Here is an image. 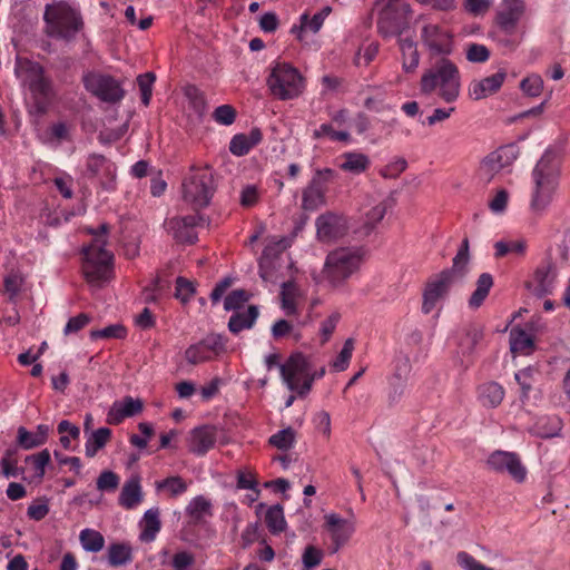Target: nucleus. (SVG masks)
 Masks as SVG:
<instances>
[{
	"label": "nucleus",
	"instance_id": "nucleus-1",
	"mask_svg": "<svg viewBox=\"0 0 570 570\" xmlns=\"http://www.w3.org/2000/svg\"><path fill=\"white\" fill-rule=\"evenodd\" d=\"M561 169L552 153H544L534 166L531 178L529 209L535 217L543 216L559 189Z\"/></svg>",
	"mask_w": 570,
	"mask_h": 570
},
{
	"label": "nucleus",
	"instance_id": "nucleus-2",
	"mask_svg": "<svg viewBox=\"0 0 570 570\" xmlns=\"http://www.w3.org/2000/svg\"><path fill=\"white\" fill-rule=\"evenodd\" d=\"M470 262L469 239L462 240L461 247L453 257L452 267L441 271L431 276L425 284L423 292L422 311L430 314L439 302L444 299L451 287L459 281L463 279L468 274V265Z\"/></svg>",
	"mask_w": 570,
	"mask_h": 570
},
{
	"label": "nucleus",
	"instance_id": "nucleus-3",
	"mask_svg": "<svg viewBox=\"0 0 570 570\" xmlns=\"http://www.w3.org/2000/svg\"><path fill=\"white\" fill-rule=\"evenodd\" d=\"M420 89L424 95L436 92L443 101L454 102L461 91V76L458 67L449 59H440L423 72Z\"/></svg>",
	"mask_w": 570,
	"mask_h": 570
},
{
	"label": "nucleus",
	"instance_id": "nucleus-4",
	"mask_svg": "<svg viewBox=\"0 0 570 570\" xmlns=\"http://www.w3.org/2000/svg\"><path fill=\"white\" fill-rule=\"evenodd\" d=\"M363 258L364 252L360 247H340L330 252L321 272L322 281L331 288L342 287L358 272Z\"/></svg>",
	"mask_w": 570,
	"mask_h": 570
},
{
	"label": "nucleus",
	"instance_id": "nucleus-5",
	"mask_svg": "<svg viewBox=\"0 0 570 570\" xmlns=\"http://www.w3.org/2000/svg\"><path fill=\"white\" fill-rule=\"evenodd\" d=\"M109 227L101 224L99 232L88 229L94 235L91 244L82 249V272L88 283L106 282L111 274L112 254L105 248Z\"/></svg>",
	"mask_w": 570,
	"mask_h": 570
},
{
	"label": "nucleus",
	"instance_id": "nucleus-6",
	"mask_svg": "<svg viewBox=\"0 0 570 570\" xmlns=\"http://www.w3.org/2000/svg\"><path fill=\"white\" fill-rule=\"evenodd\" d=\"M43 20L47 36L71 41L83 29V20L78 9L65 1L47 4Z\"/></svg>",
	"mask_w": 570,
	"mask_h": 570
},
{
	"label": "nucleus",
	"instance_id": "nucleus-7",
	"mask_svg": "<svg viewBox=\"0 0 570 570\" xmlns=\"http://www.w3.org/2000/svg\"><path fill=\"white\" fill-rule=\"evenodd\" d=\"M267 87L281 100L299 97L305 89V79L299 70L287 62H276L267 77Z\"/></svg>",
	"mask_w": 570,
	"mask_h": 570
},
{
	"label": "nucleus",
	"instance_id": "nucleus-8",
	"mask_svg": "<svg viewBox=\"0 0 570 570\" xmlns=\"http://www.w3.org/2000/svg\"><path fill=\"white\" fill-rule=\"evenodd\" d=\"M17 71L28 86L37 111L45 112L55 96V91L51 80L45 76L42 66L30 60H20L18 61Z\"/></svg>",
	"mask_w": 570,
	"mask_h": 570
},
{
	"label": "nucleus",
	"instance_id": "nucleus-9",
	"mask_svg": "<svg viewBox=\"0 0 570 570\" xmlns=\"http://www.w3.org/2000/svg\"><path fill=\"white\" fill-rule=\"evenodd\" d=\"M214 190L213 174L208 169L193 171L183 184L184 199L190 204L194 209L208 206Z\"/></svg>",
	"mask_w": 570,
	"mask_h": 570
},
{
	"label": "nucleus",
	"instance_id": "nucleus-10",
	"mask_svg": "<svg viewBox=\"0 0 570 570\" xmlns=\"http://www.w3.org/2000/svg\"><path fill=\"white\" fill-rule=\"evenodd\" d=\"M282 377L291 391L305 395L309 392L315 375L312 374L309 363L303 354H293L286 363L279 366Z\"/></svg>",
	"mask_w": 570,
	"mask_h": 570
},
{
	"label": "nucleus",
	"instance_id": "nucleus-11",
	"mask_svg": "<svg viewBox=\"0 0 570 570\" xmlns=\"http://www.w3.org/2000/svg\"><path fill=\"white\" fill-rule=\"evenodd\" d=\"M411 13L409 3L396 0L390 1L380 12L379 32L384 38L400 37L409 28Z\"/></svg>",
	"mask_w": 570,
	"mask_h": 570
},
{
	"label": "nucleus",
	"instance_id": "nucleus-12",
	"mask_svg": "<svg viewBox=\"0 0 570 570\" xmlns=\"http://www.w3.org/2000/svg\"><path fill=\"white\" fill-rule=\"evenodd\" d=\"M519 156L515 145H505L489 154L480 163L478 175L484 183H490L501 170L511 166Z\"/></svg>",
	"mask_w": 570,
	"mask_h": 570
},
{
	"label": "nucleus",
	"instance_id": "nucleus-13",
	"mask_svg": "<svg viewBox=\"0 0 570 570\" xmlns=\"http://www.w3.org/2000/svg\"><path fill=\"white\" fill-rule=\"evenodd\" d=\"M85 88L100 100L115 104L120 101L125 91L112 77L100 72H88L82 78Z\"/></svg>",
	"mask_w": 570,
	"mask_h": 570
},
{
	"label": "nucleus",
	"instance_id": "nucleus-14",
	"mask_svg": "<svg viewBox=\"0 0 570 570\" xmlns=\"http://www.w3.org/2000/svg\"><path fill=\"white\" fill-rule=\"evenodd\" d=\"M324 531L332 542V552H337L348 543L356 530V521L353 513L351 518L344 519L338 513H327L324 515Z\"/></svg>",
	"mask_w": 570,
	"mask_h": 570
},
{
	"label": "nucleus",
	"instance_id": "nucleus-15",
	"mask_svg": "<svg viewBox=\"0 0 570 570\" xmlns=\"http://www.w3.org/2000/svg\"><path fill=\"white\" fill-rule=\"evenodd\" d=\"M226 351V340L220 334H208L185 351V360L193 365L209 362Z\"/></svg>",
	"mask_w": 570,
	"mask_h": 570
},
{
	"label": "nucleus",
	"instance_id": "nucleus-16",
	"mask_svg": "<svg viewBox=\"0 0 570 570\" xmlns=\"http://www.w3.org/2000/svg\"><path fill=\"white\" fill-rule=\"evenodd\" d=\"M333 177L334 171L330 168L315 171L302 191V208L304 210H316L325 204L326 185Z\"/></svg>",
	"mask_w": 570,
	"mask_h": 570
},
{
	"label": "nucleus",
	"instance_id": "nucleus-17",
	"mask_svg": "<svg viewBox=\"0 0 570 570\" xmlns=\"http://www.w3.org/2000/svg\"><path fill=\"white\" fill-rule=\"evenodd\" d=\"M420 38L433 55H450L453 50V35L438 23L426 22L422 26Z\"/></svg>",
	"mask_w": 570,
	"mask_h": 570
},
{
	"label": "nucleus",
	"instance_id": "nucleus-18",
	"mask_svg": "<svg viewBox=\"0 0 570 570\" xmlns=\"http://www.w3.org/2000/svg\"><path fill=\"white\" fill-rule=\"evenodd\" d=\"M487 466L497 473H507L514 481L523 482L527 476V469L519 455L514 452L494 451L487 459Z\"/></svg>",
	"mask_w": 570,
	"mask_h": 570
},
{
	"label": "nucleus",
	"instance_id": "nucleus-19",
	"mask_svg": "<svg viewBox=\"0 0 570 570\" xmlns=\"http://www.w3.org/2000/svg\"><path fill=\"white\" fill-rule=\"evenodd\" d=\"M527 12L524 0H502L495 14L497 24L507 33H513Z\"/></svg>",
	"mask_w": 570,
	"mask_h": 570
},
{
	"label": "nucleus",
	"instance_id": "nucleus-20",
	"mask_svg": "<svg viewBox=\"0 0 570 570\" xmlns=\"http://www.w3.org/2000/svg\"><path fill=\"white\" fill-rule=\"evenodd\" d=\"M507 78V72L500 70L491 76L473 79L468 87V96L472 100H482L494 94H497L504 80Z\"/></svg>",
	"mask_w": 570,
	"mask_h": 570
},
{
	"label": "nucleus",
	"instance_id": "nucleus-21",
	"mask_svg": "<svg viewBox=\"0 0 570 570\" xmlns=\"http://www.w3.org/2000/svg\"><path fill=\"white\" fill-rule=\"evenodd\" d=\"M316 228L318 239L331 243L344 236L347 226L342 216L328 213L316 219Z\"/></svg>",
	"mask_w": 570,
	"mask_h": 570
},
{
	"label": "nucleus",
	"instance_id": "nucleus-22",
	"mask_svg": "<svg viewBox=\"0 0 570 570\" xmlns=\"http://www.w3.org/2000/svg\"><path fill=\"white\" fill-rule=\"evenodd\" d=\"M142 409L144 402L140 399L125 396L112 403L107 414V422L109 424H120L125 419L139 414Z\"/></svg>",
	"mask_w": 570,
	"mask_h": 570
},
{
	"label": "nucleus",
	"instance_id": "nucleus-23",
	"mask_svg": "<svg viewBox=\"0 0 570 570\" xmlns=\"http://www.w3.org/2000/svg\"><path fill=\"white\" fill-rule=\"evenodd\" d=\"M203 218L199 215H189L170 219L169 226L174 237L185 244H194L197 240L195 227L200 224Z\"/></svg>",
	"mask_w": 570,
	"mask_h": 570
},
{
	"label": "nucleus",
	"instance_id": "nucleus-24",
	"mask_svg": "<svg viewBox=\"0 0 570 570\" xmlns=\"http://www.w3.org/2000/svg\"><path fill=\"white\" fill-rule=\"evenodd\" d=\"M216 442V432L212 426L196 428L190 432L188 446L189 451L198 455L205 454L214 446Z\"/></svg>",
	"mask_w": 570,
	"mask_h": 570
},
{
	"label": "nucleus",
	"instance_id": "nucleus-25",
	"mask_svg": "<svg viewBox=\"0 0 570 570\" xmlns=\"http://www.w3.org/2000/svg\"><path fill=\"white\" fill-rule=\"evenodd\" d=\"M142 500L144 492L140 484V478L138 475H134L122 485L118 502L126 510H132L137 508Z\"/></svg>",
	"mask_w": 570,
	"mask_h": 570
},
{
	"label": "nucleus",
	"instance_id": "nucleus-26",
	"mask_svg": "<svg viewBox=\"0 0 570 570\" xmlns=\"http://www.w3.org/2000/svg\"><path fill=\"white\" fill-rule=\"evenodd\" d=\"M263 139L262 131L253 128L247 134L235 135L229 142V151L237 157L247 155Z\"/></svg>",
	"mask_w": 570,
	"mask_h": 570
},
{
	"label": "nucleus",
	"instance_id": "nucleus-27",
	"mask_svg": "<svg viewBox=\"0 0 570 570\" xmlns=\"http://www.w3.org/2000/svg\"><path fill=\"white\" fill-rule=\"evenodd\" d=\"M140 534L139 539L142 542H151L156 539L157 533L160 531V511L158 508L148 509L139 522Z\"/></svg>",
	"mask_w": 570,
	"mask_h": 570
},
{
	"label": "nucleus",
	"instance_id": "nucleus-28",
	"mask_svg": "<svg viewBox=\"0 0 570 570\" xmlns=\"http://www.w3.org/2000/svg\"><path fill=\"white\" fill-rule=\"evenodd\" d=\"M49 431L50 428L45 424H39L33 433L21 426L18 429L17 442L24 450L40 446L47 442Z\"/></svg>",
	"mask_w": 570,
	"mask_h": 570
},
{
	"label": "nucleus",
	"instance_id": "nucleus-29",
	"mask_svg": "<svg viewBox=\"0 0 570 570\" xmlns=\"http://www.w3.org/2000/svg\"><path fill=\"white\" fill-rule=\"evenodd\" d=\"M400 50L402 53V68L405 72H414L420 62V55L416 43L411 38H400Z\"/></svg>",
	"mask_w": 570,
	"mask_h": 570
},
{
	"label": "nucleus",
	"instance_id": "nucleus-30",
	"mask_svg": "<svg viewBox=\"0 0 570 570\" xmlns=\"http://www.w3.org/2000/svg\"><path fill=\"white\" fill-rule=\"evenodd\" d=\"M341 159V169L354 175L366 171L371 164L367 155L357 151L344 153Z\"/></svg>",
	"mask_w": 570,
	"mask_h": 570
},
{
	"label": "nucleus",
	"instance_id": "nucleus-31",
	"mask_svg": "<svg viewBox=\"0 0 570 570\" xmlns=\"http://www.w3.org/2000/svg\"><path fill=\"white\" fill-rule=\"evenodd\" d=\"M504 399V390L497 382H488L479 387V400L485 407H497Z\"/></svg>",
	"mask_w": 570,
	"mask_h": 570
},
{
	"label": "nucleus",
	"instance_id": "nucleus-32",
	"mask_svg": "<svg viewBox=\"0 0 570 570\" xmlns=\"http://www.w3.org/2000/svg\"><path fill=\"white\" fill-rule=\"evenodd\" d=\"M258 308L254 305H250L244 312H236L229 318V331L237 334L243 330L252 328L258 317Z\"/></svg>",
	"mask_w": 570,
	"mask_h": 570
},
{
	"label": "nucleus",
	"instance_id": "nucleus-33",
	"mask_svg": "<svg viewBox=\"0 0 570 570\" xmlns=\"http://www.w3.org/2000/svg\"><path fill=\"white\" fill-rule=\"evenodd\" d=\"M562 429V422L557 416H540L530 429V432L539 438H553Z\"/></svg>",
	"mask_w": 570,
	"mask_h": 570
},
{
	"label": "nucleus",
	"instance_id": "nucleus-34",
	"mask_svg": "<svg viewBox=\"0 0 570 570\" xmlns=\"http://www.w3.org/2000/svg\"><path fill=\"white\" fill-rule=\"evenodd\" d=\"M510 350L513 354L529 355L534 348L532 336L521 328H512L510 332Z\"/></svg>",
	"mask_w": 570,
	"mask_h": 570
},
{
	"label": "nucleus",
	"instance_id": "nucleus-35",
	"mask_svg": "<svg viewBox=\"0 0 570 570\" xmlns=\"http://www.w3.org/2000/svg\"><path fill=\"white\" fill-rule=\"evenodd\" d=\"M493 286V277L489 273H483L476 281V287L469 299V306L478 308L482 305L491 287Z\"/></svg>",
	"mask_w": 570,
	"mask_h": 570
},
{
	"label": "nucleus",
	"instance_id": "nucleus-36",
	"mask_svg": "<svg viewBox=\"0 0 570 570\" xmlns=\"http://www.w3.org/2000/svg\"><path fill=\"white\" fill-rule=\"evenodd\" d=\"M155 489L157 492H167L169 497L175 498L187 491L188 483L183 478L174 475L156 481Z\"/></svg>",
	"mask_w": 570,
	"mask_h": 570
},
{
	"label": "nucleus",
	"instance_id": "nucleus-37",
	"mask_svg": "<svg viewBox=\"0 0 570 570\" xmlns=\"http://www.w3.org/2000/svg\"><path fill=\"white\" fill-rule=\"evenodd\" d=\"M111 430L108 428H100L94 431L86 442V455L92 458L101 450L110 440Z\"/></svg>",
	"mask_w": 570,
	"mask_h": 570
},
{
	"label": "nucleus",
	"instance_id": "nucleus-38",
	"mask_svg": "<svg viewBox=\"0 0 570 570\" xmlns=\"http://www.w3.org/2000/svg\"><path fill=\"white\" fill-rule=\"evenodd\" d=\"M107 557L110 566H124L132 559L131 548L126 543H112L108 547Z\"/></svg>",
	"mask_w": 570,
	"mask_h": 570
},
{
	"label": "nucleus",
	"instance_id": "nucleus-39",
	"mask_svg": "<svg viewBox=\"0 0 570 570\" xmlns=\"http://www.w3.org/2000/svg\"><path fill=\"white\" fill-rule=\"evenodd\" d=\"M79 540L83 550L88 552H99L105 546L104 535L94 529H83L80 531Z\"/></svg>",
	"mask_w": 570,
	"mask_h": 570
},
{
	"label": "nucleus",
	"instance_id": "nucleus-40",
	"mask_svg": "<svg viewBox=\"0 0 570 570\" xmlns=\"http://www.w3.org/2000/svg\"><path fill=\"white\" fill-rule=\"evenodd\" d=\"M299 26H294L291 31L292 33L296 35L298 40H303V33L305 31L317 33L321 30L324 20L317 13H315L312 18H309L307 13H303L299 18Z\"/></svg>",
	"mask_w": 570,
	"mask_h": 570
},
{
	"label": "nucleus",
	"instance_id": "nucleus-41",
	"mask_svg": "<svg viewBox=\"0 0 570 570\" xmlns=\"http://www.w3.org/2000/svg\"><path fill=\"white\" fill-rule=\"evenodd\" d=\"M87 171L91 176L104 174L109 177L114 174V165L101 155H91L87 159Z\"/></svg>",
	"mask_w": 570,
	"mask_h": 570
},
{
	"label": "nucleus",
	"instance_id": "nucleus-42",
	"mask_svg": "<svg viewBox=\"0 0 570 570\" xmlns=\"http://www.w3.org/2000/svg\"><path fill=\"white\" fill-rule=\"evenodd\" d=\"M265 522L272 533L282 532L286 524L283 508L281 505H273L268 508L265 514Z\"/></svg>",
	"mask_w": 570,
	"mask_h": 570
},
{
	"label": "nucleus",
	"instance_id": "nucleus-43",
	"mask_svg": "<svg viewBox=\"0 0 570 570\" xmlns=\"http://www.w3.org/2000/svg\"><path fill=\"white\" fill-rule=\"evenodd\" d=\"M557 276L556 266L551 262L542 264L534 274V278L538 282L542 291H548L552 285Z\"/></svg>",
	"mask_w": 570,
	"mask_h": 570
},
{
	"label": "nucleus",
	"instance_id": "nucleus-44",
	"mask_svg": "<svg viewBox=\"0 0 570 570\" xmlns=\"http://www.w3.org/2000/svg\"><path fill=\"white\" fill-rule=\"evenodd\" d=\"M313 138H328L332 141L348 142L351 140V135L347 131L334 130L331 124H322L317 129L313 131Z\"/></svg>",
	"mask_w": 570,
	"mask_h": 570
},
{
	"label": "nucleus",
	"instance_id": "nucleus-45",
	"mask_svg": "<svg viewBox=\"0 0 570 570\" xmlns=\"http://www.w3.org/2000/svg\"><path fill=\"white\" fill-rule=\"evenodd\" d=\"M50 452L47 449L26 458V462L31 463L33 466L35 476L40 480L45 476L46 466L50 463Z\"/></svg>",
	"mask_w": 570,
	"mask_h": 570
},
{
	"label": "nucleus",
	"instance_id": "nucleus-46",
	"mask_svg": "<svg viewBox=\"0 0 570 570\" xmlns=\"http://www.w3.org/2000/svg\"><path fill=\"white\" fill-rule=\"evenodd\" d=\"M520 89L528 97H539L543 90V80L537 73L529 75L521 80Z\"/></svg>",
	"mask_w": 570,
	"mask_h": 570
},
{
	"label": "nucleus",
	"instance_id": "nucleus-47",
	"mask_svg": "<svg viewBox=\"0 0 570 570\" xmlns=\"http://www.w3.org/2000/svg\"><path fill=\"white\" fill-rule=\"evenodd\" d=\"M295 442V431L287 428L278 431L269 438V443L278 450H289Z\"/></svg>",
	"mask_w": 570,
	"mask_h": 570
},
{
	"label": "nucleus",
	"instance_id": "nucleus-48",
	"mask_svg": "<svg viewBox=\"0 0 570 570\" xmlns=\"http://www.w3.org/2000/svg\"><path fill=\"white\" fill-rule=\"evenodd\" d=\"M494 248L497 257H503L508 254L523 255L525 250V243L522 240H500L494 244Z\"/></svg>",
	"mask_w": 570,
	"mask_h": 570
},
{
	"label": "nucleus",
	"instance_id": "nucleus-49",
	"mask_svg": "<svg viewBox=\"0 0 570 570\" xmlns=\"http://www.w3.org/2000/svg\"><path fill=\"white\" fill-rule=\"evenodd\" d=\"M16 450H7L0 460L1 473L6 478H17L19 475Z\"/></svg>",
	"mask_w": 570,
	"mask_h": 570
},
{
	"label": "nucleus",
	"instance_id": "nucleus-50",
	"mask_svg": "<svg viewBox=\"0 0 570 570\" xmlns=\"http://www.w3.org/2000/svg\"><path fill=\"white\" fill-rule=\"evenodd\" d=\"M353 350L354 341L352 338H347L343 345L342 351L332 363V367L334 371L342 372L347 368L352 357Z\"/></svg>",
	"mask_w": 570,
	"mask_h": 570
},
{
	"label": "nucleus",
	"instance_id": "nucleus-51",
	"mask_svg": "<svg viewBox=\"0 0 570 570\" xmlns=\"http://www.w3.org/2000/svg\"><path fill=\"white\" fill-rule=\"evenodd\" d=\"M155 79L156 77L153 72H146L137 77V83L141 94V101L145 106H148L150 102Z\"/></svg>",
	"mask_w": 570,
	"mask_h": 570
},
{
	"label": "nucleus",
	"instance_id": "nucleus-52",
	"mask_svg": "<svg viewBox=\"0 0 570 570\" xmlns=\"http://www.w3.org/2000/svg\"><path fill=\"white\" fill-rule=\"evenodd\" d=\"M185 95L188 98L189 105L194 111L202 116L206 110V100L204 95L194 86H189L185 90Z\"/></svg>",
	"mask_w": 570,
	"mask_h": 570
},
{
	"label": "nucleus",
	"instance_id": "nucleus-53",
	"mask_svg": "<svg viewBox=\"0 0 570 570\" xmlns=\"http://www.w3.org/2000/svg\"><path fill=\"white\" fill-rule=\"evenodd\" d=\"M126 336V328L120 324L109 325L102 330H95L90 332L92 340L101 338H122Z\"/></svg>",
	"mask_w": 570,
	"mask_h": 570
},
{
	"label": "nucleus",
	"instance_id": "nucleus-54",
	"mask_svg": "<svg viewBox=\"0 0 570 570\" xmlns=\"http://www.w3.org/2000/svg\"><path fill=\"white\" fill-rule=\"evenodd\" d=\"M209 510L210 502L202 495L194 498L186 508L188 515L195 519H200Z\"/></svg>",
	"mask_w": 570,
	"mask_h": 570
},
{
	"label": "nucleus",
	"instance_id": "nucleus-55",
	"mask_svg": "<svg viewBox=\"0 0 570 570\" xmlns=\"http://www.w3.org/2000/svg\"><path fill=\"white\" fill-rule=\"evenodd\" d=\"M483 333L478 327L469 328L460 341L463 353H471L475 345L482 340Z\"/></svg>",
	"mask_w": 570,
	"mask_h": 570
},
{
	"label": "nucleus",
	"instance_id": "nucleus-56",
	"mask_svg": "<svg viewBox=\"0 0 570 570\" xmlns=\"http://www.w3.org/2000/svg\"><path fill=\"white\" fill-rule=\"evenodd\" d=\"M466 59L470 62H485L490 57V51L484 45L470 43L465 49Z\"/></svg>",
	"mask_w": 570,
	"mask_h": 570
},
{
	"label": "nucleus",
	"instance_id": "nucleus-57",
	"mask_svg": "<svg viewBox=\"0 0 570 570\" xmlns=\"http://www.w3.org/2000/svg\"><path fill=\"white\" fill-rule=\"evenodd\" d=\"M249 299V295L244 289H236L228 294L224 301V308L226 311H235Z\"/></svg>",
	"mask_w": 570,
	"mask_h": 570
},
{
	"label": "nucleus",
	"instance_id": "nucleus-58",
	"mask_svg": "<svg viewBox=\"0 0 570 570\" xmlns=\"http://www.w3.org/2000/svg\"><path fill=\"white\" fill-rule=\"evenodd\" d=\"M407 167V163L403 158H397L380 170V175L384 178L394 179L399 177Z\"/></svg>",
	"mask_w": 570,
	"mask_h": 570
},
{
	"label": "nucleus",
	"instance_id": "nucleus-59",
	"mask_svg": "<svg viewBox=\"0 0 570 570\" xmlns=\"http://www.w3.org/2000/svg\"><path fill=\"white\" fill-rule=\"evenodd\" d=\"M119 485V476L112 471H104L97 479V489L100 491H115Z\"/></svg>",
	"mask_w": 570,
	"mask_h": 570
},
{
	"label": "nucleus",
	"instance_id": "nucleus-60",
	"mask_svg": "<svg viewBox=\"0 0 570 570\" xmlns=\"http://www.w3.org/2000/svg\"><path fill=\"white\" fill-rule=\"evenodd\" d=\"M213 117L216 122L229 126L235 121L236 111L230 105H222L215 109Z\"/></svg>",
	"mask_w": 570,
	"mask_h": 570
},
{
	"label": "nucleus",
	"instance_id": "nucleus-61",
	"mask_svg": "<svg viewBox=\"0 0 570 570\" xmlns=\"http://www.w3.org/2000/svg\"><path fill=\"white\" fill-rule=\"evenodd\" d=\"M195 293V286L191 282L184 277L176 279V293L175 296L180 299L181 303H187Z\"/></svg>",
	"mask_w": 570,
	"mask_h": 570
},
{
	"label": "nucleus",
	"instance_id": "nucleus-62",
	"mask_svg": "<svg viewBox=\"0 0 570 570\" xmlns=\"http://www.w3.org/2000/svg\"><path fill=\"white\" fill-rule=\"evenodd\" d=\"M492 3V0H464L463 7L473 16H483L490 10Z\"/></svg>",
	"mask_w": 570,
	"mask_h": 570
},
{
	"label": "nucleus",
	"instance_id": "nucleus-63",
	"mask_svg": "<svg viewBox=\"0 0 570 570\" xmlns=\"http://www.w3.org/2000/svg\"><path fill=\"white\" fill-rule=\"evenodd\" d=\"M195 564V557L188 551H180L174 554L171 566L175 570H188Z\"/></svg>",
	"mask_w": 570,
	"mask_h": 570
},
{
	"label": "nucleus",
	"instance_id": "nucleus-64",
	"mask_svg": "<svg viewBox=\"0 0 570 570\" xmlns=\"http://www.w3.org/2000/svg\"><path fill=\"white\" fill-rule=\"evenodd\" d=\"M458 563L466 570H495L475 560L469 553L461 551L456 556Z\"/></svg>",
	"mask_w": 570,
	"mask_h": 570
}]
</instances>
